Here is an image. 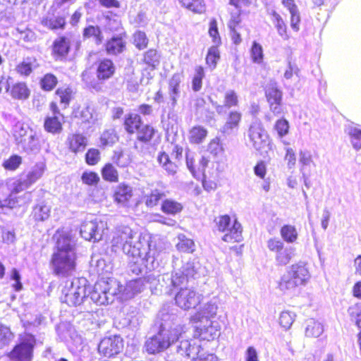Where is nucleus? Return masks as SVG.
<instances>
[{
  "mask_svg": "<svg viewBox=\"0 0 361 361\" xmlns=\"http://www.w3.org/2000/svg\"><path fill=\"white\" fill-rule=\"evenodd\" d=\"M111 244L113 252L123 251L131 257L129 268L136 275L158 268L166 256V242L161 238L148 240L128 226L116 227Z\"/></svg>",
  "mask_w": 361,
  "mask_h": 361,
  "instance_id": "obj_1",
  "label": "nucleus"
},
{
  "mask_svg": "<svg viewBox=\"0 0 361 361\" xmlns=\"http://www.w3.org/2000/svg\"><path fill=\"white\" fill-rule=\"evenodd\" d=\"M161 320L157 334L145 342V348L148 353L162 352L174 343L179 342L178 353L190 358L191 361H217L215 355L204 352L199 341L186 338L188 327L180 324L174 315L166 314Z\"/></svg>",
  "mask_w": 361,
  "mask_h": 361,
  "instance_id": "obj_2",
  "label": "nucleus"
},
{
  "mask_svg": "<svg viewBox=\"0 0 361 361\" xmlns=\"http://www.w3.org/2000/svg\"><path fill=\"white\" fill-rule=\"evenodd\" d=\"M75 245L68 236L58 238L56 250L54 252L51 264L55 275L67 277L73 274L76 267Z\"/></svg>",
  "mask_w": 361,
  "mask_h": 361,
  "instance_id": "obj_3",
  "label": "nucleus"
},
{
  "mask_svg": "<svg viewBox=\"0 0 361 361\" xmlns=\"http://www.w3.org/2000/svg\"><path fill=\"white\" fill-rule=\"evenodd\" d=\"M310 279L311 274L307 263L300 261L287 269L281 278L279 288L284 293H292L298 287L306 286Z\"/></svg>",
  "mask_w": 361,
  "mask_h": 361,
  "instance_id": "obj_4",
  "label": "nucleus"
},
{
  "mask_svg": "<svg viewBox=\"0 0 361 361\" xmlns=\"http://www.w3.org/2000/svg\"><path fill=\"white\" fill-rule=\"evenodd\" d=\"M91 288L85 278L66 281L61 289V300L69 306L81 305L88 296Z\"/></svg>",
  "mask_w": 361,
  "mask_h": 361,
  "instance_id": "obj_5",
  "label": "nucleus"
},
{
  "mask_svg": "<svg viewBox=\"0 0 361 361\" xmlns=\"http://www.w3.org/2000/svg\"><path fill=\"white\" fill-rule=\"evenodd\" d=\"M204 274V268L195 259L185 262L182 267L176 270L171 274H165L162 276V281L167 287L178 288L184 286L190 278H196Z\"/></svg>",
  "mask_w": 361,
  "mask_h": 361,
  "instance_id": "obj_6",
  "label": "nucleus"
},
{
  "mask_svg": "<svg viewBox=\"0 0 361 361\" xmlns=\"http://www.w3.org/2000/svg\"><path fill=\"white\" fill-rule=\"evenodd\" d=\"M120 283L114 278H107L98 281L88 295L90 299L98 305H108L114 301L115 298L121 293Z\"/></svg>",
  "mask_w": 361,
  "mask_h": 361,
  "instance_id": "obj_7",
  "label": "nucleus"
},
{
  "mask_svg": "<svg viewBox=\"0 0 361 361\" xmlns=\"http://www.w3.org/2000/svg\"><path fill=\"white\" fill-rule=\"evenodd\" d=\"M250 145L262 155L273 150V144L259 121H253L247 131Z\"/></svg>",
  "mask_w": 361,
  "mask_h": 361,
  "instance_id": "obj_8",
  "label": "nucleus"
},
{
  "mask_svg": "<svg viewBox=\"0 0 361 361\" xmlns=\"http://www.w3.org/2000/svg\"><path fill=\"white\" fill-rule=\"evenodd\" d=\"M217 229L225 233L222 240L227 243L240 242L242 240L241 224L234 220L231 224V217L228 215H222L216 219Z\"/></svg>",
  "mask_w": 361,
  "mask_h": 361,
  "instance_id": "obj_9",
  "label": "nucleus"
},
{
  "mask_svg": "<svg viewBox=\"0 0 361 361\" xmlns=\"http://www.w3.org/2000/svg\"><path fill=\"white\" fill-rule=\"evenodd\" d=\"M36 340L34 336L25 334L20 338L19 343L8 353L11 361H32Z\"/></svg>",
  "mask_w": 361,
  "mask_h": 361,
  "instance_id": "obj_10",
  "label": "nucleus"
},
{
  "mask_svg": "<svg viewBox=\"0 0 361 361\" xmlns=\"http://www.w3.org/2000/svg\"><path fill=\"white\" fill-rule=\"evenodd\" d=\"M46 169L45 163L40 161L35 164L26 174L13 181V190L18 193L36 183L44 174Z\"/></svg>",
  "mask_w": 361,
  "mask_h": 361,
  "instance_id": "obj_11",
  "label": "nucleus"
},
{
  "mask_svg": "<svg viewBox=\"0 0 361 361\" xmlns=\"http://www.w3.org/2000/svg\"><path fill=\"white\" fill-rule=\"evenodd\" d=\"M106 223L99 218L87 219L80 226V235L86 240L99 241L102 239Z\"/></svg>",
  "mask_w": 361,
  "mask_h": 361,
  "instance_id": "obj_12",
  "label": "nucleus"
},
{
  "mask_svg": "<svg viewBox=\"0 0 361 361\" xmlns=\"http://www.w3.org/2000/svg\"><path fill=\"white\" fill-rule=\"evenodd\" d=\"M179 286V290L175 296L176 304L183 310L195 307L201 301V295L189 288Z\"/></svg>",
  "mask_w": 361,
  "mask_h": 361,
  "instance_id": "obj_13",
  "label": "nucleus"
},
{
  "mask_svg": "<svg viewBox=\"0 0 361 361\" xmlns=\"http://www.w3.org/2000/svg\"><path fill=\"white\" fill-rule=\"evenodd\" d=\"M193 324L195 338L210 341L214 339L219 335L220 326L217 322H212L210 319H204L202 322Z\"/></svg>",
  "mask_w": 361,
  "mask_h": 361,
  "instance_id": "obj_14",
  "label": "nucleus"
},
{
  "mask_svg": "<svg viewBox=\"0 0 361 361\" xmlns=\"http://www.w3.org/2000/svg\"><path fill=\"white\" fill-rule=\"evenodd\" d=\"M123 347V341L121 336H114L104 338L98 345L99 353L106 357H111L118 355Z\"/></svg>",
  "mask_w": 361,
  "mask_h": 361,
  "instance_id": "obj_15",
  "label": "nucleus"
},
{
  "mask_svg": "<svg viewBox=\"0 0 361 361\" xmlns=\"http://www.w3.org/2000/svg\"><path fill=\"white\" fill-rule=\"evenodd\" d=\"M218 309L217 301L213 299L204 305L200 310L190 317L192 324L204 322V319H210L216 315Z\"/></svg>",
  "mask_w": 361,
  "mask_h": 361,
  "instance_id": "obj_16",
  "label": "nucleus"
},
{
  "mask_svg": "<svg viewBox=\"0 0 361 361\" xmlns=\"http://www.w3.org/2000/svg\"><path fill=\"white\" fill-rule=\"evenodd\" d=\"M133 195V188L125 183H121L114 189V200L117 204L128 207Z\"/></svg>",
  "mask_w": 361,
  "mask_h": 361,
  "instance_id": "obj_17",
  "label": "nucleus"
},
{
  "mask_svg": "<svg viewBox=\"0 0 361 361\" xmlns=\"http://www.w3.org/2000/svg\"><path fill=\"white\" fill-rule=\"evenodd\" d=\"M266 97L270 106V110L275 115L281 114L282 92L276 87L270 86L266 90Z\"/></svg>",
  "mask_w": 361,
  "mask_h": 361,
  "instance_id": "obj_18",
  "label": "nucleus"
},
{
  "mask_svg": "<svg viewBox=\"0 0 361 361\" xmlns=\"http://www.w3.org/2000/svg\"><path fill=\"white\" fill-rule=\"evenodd\" d=\"M121 287L122 286H121ZM144 288V280L142 279L129 281L123 289L121 288V298L123 300L132 298L136 294L142 292ZM118 294H120V293Z\"/></svg>",
  "mask_w": 361,
  "mask_h": 361,
  "instance_id": "obj_19",
  "label": "nucleus"
},
{
  "mask_svg": "<svg viewBox=\"0 0 361 361\" xmlns=\"http://www.w3.org/2000/svg\"><path fill=\"white\" fill-rule=\"evenodd\" d=\"M298 161L300 173H312V169L316 167L313 154L307 149L300 151Z\"/></svg>",
  "mask_w": 361,
  "mask_h": 361,
  "instance_id": "obj_20",
  "label": "nucleus"
},
{
  "mask_svg": "<svg viewBox=\"0 0 361 361\" xmlns=\"http://www.w3.org/2000/svg\"><path fill=\"white\" fill-rule=\"evenodd\" d=\"M116 71V67L110 59H103L98 62L97 77L99 80H106L111 78Z\"/></svg>",
  "mask_w": 361,
  "mask_h": 361,
  "instance_id": "obj_21",
  "label": "nucleus"
},
{
  "mask_svg": "<svg viewBox=\"0 0 361 361\" xmlns=\"http://www.w3.org/2000/svg\"><path fill=\"white\" fill-rule=\"evenodd\" d=\"M66 142L69 149L76 154L85 150L87 140L85 136L80 133H74L68 136Z\"/></svg>",
  "mask_w": 361,
  "mask_h": 361,
  "instance_id": "obj_22",
  "label": "nucleus"
},
{
  "mask_svg": "<svg viewBox=\"0 0 361 361\" xmlns=\"http://www.w3.org/2000/svg\"><path fill=\"white\" fill-rule=\"evenodd\" d=\"M183 75L180 73L173 75L169 82V94L172 101V105L175 106L180 93V83Z\"/></svg>",
  "mask_w": 361,
  "mask_h": 361,
  "instance_id": "obj_23",
  "label": "nucleus"
},
{
  "mask_svg": "<svg viewBox=\"0 0 361 361\" xmlns=\"http://www.w3.org/2000/svg\"><path fill=\"white\" fill-rule=\"evenodd\" d=\"M242 115L237 111H232L229 113L226 122L221 128V132L224 135H229L234 130H238L239 123L241 121Z\"/></svg>",
  "mask_w": 361,
  "mask_h": 361,
  "instance_id": "obj_24",
  "label": "nucleus"
},
{
  "mask_svg": "<svg viewBox=\"0 0 361 361\" xmlns=\"http://www.w3.org/2000/svg\"><path fill=\"white\" fill-rule=\"evenodd\" d=\"M51 206L47 202L42 201L32 209V215L36 221H44L51 214Z\"/></svg>",
  "mask_w": 361,
  "mask_h": 361,
  "instance_id": "obj_25",
  "label": "nucleus"
},
{
  "mask_svg": "<svg viewBox=\"0 0 361 361\" xmlns=\"http://www.w3.org/2000/svg\"><path fill=\"white\" fill-rule=\"evenodd\" d=\"M142 125L140 116L134 113H130L125 116L123 126L129 134L136 133Z\"/></svg>",
  "mask_w": 361,
  "mask_h": 361,
  "instance_id": "obj_26",
  "label": "nucleus"
},
{
  "mask_svg": "<svg viewBox=\"0 0 361 361\" xmlns=\"http://www.w3.org/2000/svg\"><path fill=\"white\" fill-rule=\"evenodd\" d=\"M126 48V42L121 36L112 37L106 44V52L110 55H116L123 52Z\"/></svg>",
  "mask_w": 361,
  "mask_h": 361,
  "instance_id": "obj_27",
  "label": "nucleus"
},
{
  "mask_svg": "<svg viewBox=\"0 0 361 361\" xmlns=\"http://www.w3.org/2000/svg\"><path fill=\"white\" fill-rule=\"evenodd\" d=\"M18 145L27 153H36L39 150V140L35 132L30 133L27 137L23 140Z\"/></svg>",
  "mask_w": 361,
  "mask_h": 361,
  "instance_id": "obj_28",
  "label": "nucleus"
},
{
  "mask_svg": "<svg viewBox=\"0 0 361 361\" xmlns=\"http://www.w3.org/2000/svg\"><path fill=\"white\" fill-rule=\"evenodd\" d=\"M157 161L168 175L173 176L176 173L178 166L169 159L166 152L159 153Z\"/></svg>",
  "mask_w": 361,
  "mask_h": 361,
  "instance_id": "obj_29",
  "label": "nucleus"
},
{
  "mask_svg": "<svg viewBox=\"0 0 361 361\" xmlns=\"http://www.w3.org/2000/svg\"><path fill=\"white\" fill-rule=\"evenodd\" d=\"M70 48V41L66 37L57 38L53 44V53L57 56H65Z\"/></svg>",
  "mask_w": 361,
  "mask_h": 361,
  "instance_id": "obj_30",
  "label": "nucleus"
},
{
  "mask_svg": "<svg viewBox=\"0 0 361 361\" xmlns=\"http://www.w3.org/2000/svg\"><path fill=\"white\" fill-rule=\"evenodd\" d=\"M295 248L292 246H286L280 253L275 255V261L279 266H286L295 255Z\"/></svg>",
  "mask_w": 361,
  "mask_h": 361,
  "instance_id": "obj_31",
  "label": "nucleus"
},
{
  "mask_svg": "<svg viewBox=\"0 0 361 361\" xmlns=\"http://www.w3.org/2000/svg\"><path fill=\"white\" fill-rule=\"evenodd\" d=\"M345 133L350 138V142L355 150L361 149V129L354 125H348L345 127Z\"/></svg>",
  "mask_w": 361,
  "mask_h": 361,
  "instance_id": "obj_32",
  "label": "nucleus"
},
{
  "mask_svg": "<svg viewBox=\"0 0 361 361\" xmlns=\"http://www.w3.org/2000/svg\"><path fill=\"white\" fill-rule=\"evenodd\" d=\"M207 136V130L201 126H196L190 130L188 139L191 143L200 144L205 140Z\"/></svg>",
  "mask_w": 361,
  "mask_h": 361,
  "instance_id": "obj_33",
  "label": "nucleus"
},
{
  "mask_svg": "<svg viewBox=\"0 0 361 361\" xmlns=\"http://www.w3.org/2000/svg\"><path fill=\"white\" fill-rule=\"evenodd\" d=\"M271 21L276 27L278 34L283 39H288L289 36L287 33V26L281 16L275 11H272Z\"/></svg>",
  "mask_w": 361,
  "mask_h": 361,
  "instance_id": "obj_34",
  "label": "nucleus"
},
{
  "mask_svg": "<svg viewBox=\"0 0 361 361\" xmlns=\"http://www.w3.org/2000/svg\"><path fill=\"white\" fill-rule=\"evenodd\" d=\"M35 63V59L27 57L16 66V71L22 76H28L32 72V70L36 67Z\"/></svg>",
  "mask_w": 361,
  "mask_h": 361,
  "instance_id": "obj_35",
  "label": "nucleus"
},
{
  "mask_svg": "<svg viewBox=\"0 0 361 361\" xmlns=\"http://www.w3.org/2000/svg\"><path fill=\"white\" fill-rule=\"evenodd\" d=\"M183 205L171 199H166L163 201L161 210L167 214L175 215L183 210Z\"/></svg>",
  "mask_w": 361,
  "mask_h": 361,
  "instance_id": "obj_36",
  "label": "nucleus"
},
{
  "mask_svg": "<svg viewBox=\"0 0 361 361\" xmlns=\"http://www.w3.org/2000/svg\"><path fill=\"white\" fill-rule=\"evenodd\" d=\"M11 95L15 99H26L30 95V90L25 82H17L11 87Z\"/></svg>",
  "mask_w": 361,
  "mask_h": 361,
  "instance_id": "obj_37",
  "label": "nucleus"
},
{
  "mask_svg": "<svg viewBox=\"0 0 361 361\" xmlns=\"http://www.w3.org/2000/svg\"><path fill=\"white\" fill-rule=\"evenodd\" d=\"M42 24L49 30L62 29L66 21L61 16H47L42 20Z\"/></svg>",
  "mask_w": 361,
  "mask_h": 361,
  "instance_id": "obj_38",
  "label": "nucleus"
},
{
  "mask_svg": "<svg viewBox=\"0 0 361 361\" xmlns=\"http://www.w3.org/2000/svg\"><path fill=\"white\" fill-rule=\"evenodd\" d=\"M280 234L282 239L288 243H295L298 236L296 228L290 224L284 225L281 228Z\"/></svg>",
  "mask_w": 361,
  "mask_h": 361,
  "instance_id": "obj_39",
  "label": "nucleus"
},
{
  "mask_svg": "<svg viewBox=\"0 0 361 361\" xmlns=\"http://www.w3.org/2000/svg\"><path fill=\"white\" fill-rule=\"evenodd\" d=\"M324 331L322 324L313 319L307 320L305 329V335L308 337L317 338L322 335Z\"/></svg>",
  "mask_w": 361,
  "mask_h": 361,
  "instance_id": "obj_40",
  "label": "nucleus"
},
{
  "mask_svg": "<svg viewBox=\"0 0 361 361\" xmlns=\"http://www.w3.org/2000/svg\"><path fill=\"white\" fill-rule=\"evenodd\" d=\"M178 240L176 248L178 251L189 253L195 251V245L192 239L187 238L183 234H180L178 235Z\"/></svg>",
  "mask_w": 361,
  "mask_h": 361,
  "instance_id": "obj_41",
  "label": "nucleus"
},
{
  "mask_svg": "<svg viewBox=\"0 0 361 361\" xmlns=\"http://www.w3.org/2000/svg\"><path fill=\"white\" fill-rule=\"evenodd\" d=\"M44 126L47 132L53 134L60 133L62 130V124L59 120V116L56 115L47 117L45 119Z\"/></svg>",
  "mask_w": 361,
  "mask_h": 361,
  "instance_id": "obj_42",
  "label": "nucleus"
},
{
  "mask_svg": "<svg viewBox=\"0 0 361 361\" xmlns=\"http://www.w3.org/2000/svg\"><path fill=\"white\" fill-rule=\"evenodd\" d=\"M102 176L106 181L116 183L118 181V172L112 164L107 163L101 171Z\"/></svg>",
  "mask_w": 361,
  "mask_h": 361,
  "instance_id": "obj_43",
  "label": "nucleus"
},
{
  "mask_svg": "<svg viewBox=\"0 0 361 361\" xmlns=\"http://www.w3.org/2000/svg\"><path fill=\"white\" fill-rule=\"evenodd\" d=\"M30 133H34V131L27 125L20 123H16L13 128V136L17 144L27 137Z\"/></svg>",
  "mask_w": 361,
  "mask_h": 361,
  "instance_id": "obj_44",
  "label": "nucleus"
},
{
  "mask_svg": "<svg viewBox=\"0 0 361 361\" xmlns=\"http://www.w3.org/2000/svg\"><path fill=\"white\" fill-rule=\"evenodd\" d=\"M182 6L188 10L197 13H202L205 11V4L204 0H178Z\"/></svg>",
  "mask_w": 361,
  "mask_h": 361,
  "instance_id": "obj_45",
  "label": "nucleus"
},
{
  "mask_svg": "<svg viewBox=\"0 0 361 361\" xmlns=\"http://www.w3.org/2000/svg\"><path fill=\"white\" fill-rule=\"evenodd\" d=\"M154 132L155 130L153 127L142 124L140 129L136 132L137 134V138L141 142H147L152 140Z\"/></svg>",
  "mask_w": 361,
  "mask_h": 361,
  "instance_id": "obj_46",
  "label": "nucleus"
},
{
  "mask_svg": "<svg viewBox=\"0 0 361 361\" xmlns=\"http://www.w3.org/2000/svg\"><path fill=\"white\" fill-rule=\"evenodd\" d=\"M295 314L290 311H283L280 314L279 324L285 329H289L295 319Z\"/></svg>",
  "mask_w": 361,
  "mask_h": 361,
  "instance_id": "obj_47",
  "label": "nucleus"
},
{
  "mask_svg": "<svg viewBox=\"0 0 361 361\" xmlns=\"http://www.w3.org/2000/svg\"><path fill=\"white\" fill-rule=\"evenodd\" d=\"M111 159L114 164L121 168L128 166L130 163L129 155L125 154L121 150H115Z\"/></svg>",
  "mask_w": 361,
  "mask_h": 361,
  "instance_id": "obj_48",
  "label": "nucleus"
},
{
  "mask_svg": "<svg viewBox=\"0 0 361 361\" xmlns=\"http://www.w3.org/2000/svg\"><path fill=\"white\" fill-rule=\"evenodd\" d=\"M204 77V69L202 66H197L195 69V74L192 80V89L195 92H198L202 86V79Z\"/></svg>",
  "mask_w": 361,
  "mask_h": 361,
  "instance_id": "obj_49",
  "label": "nucleus"
},
{
  "mask_svg": "<svg viewBox=\"0 0 361 361\" xmlns=\"http://www.w3.org/2000/svg\"><path fill=\"white\" fill-rule=\"evenodd\" d=\"M208 151L214 157H221L224 153V147L219 137H215L210 141L208 145Z\"/></svg>",
  "mask_w": 361,
  "mask_h": 361,
  "instance_id": "obj_50",
  "label": "nucleus"
},
{
  "mask_svg": "<svg viewBox=\"0 0 361 361\" xmlns=\"http://www.w3.org/2000/svg\"><path fill=\"white\" fill-rule=\"evenodd\" d=\"M72 90L69 87H60L56 92V98L59 99L61 104L63 105V108H66L71 100Z\"/></svg>",
  "mask_w": 361,
  "mask_h": 361,
  "instance_id": "obj_51",
  "label": "nucleus"
},
{
  "mask_svg": "<svg viewBox=\"0 0 361 361\" xmlns=\"http://www.w3.org/2000/svg\"><path fill=\"white\" fill-rule=\"evenodd\" d=\"M219 57V51L216 46L210 47L206 57V63L212 70L216 68Z\"/></svg>",
  "mask_w": 361,
  "mask_h": 361,
  "instance_id": "obj_52",
  "label": "nucleus"
},
{
  "mask_svg": "<svg viewBox=\"0 0 361 361\" xmlns=\"http://www.w3.org/2000/svg\"><path fill=\"white\" fill-rule=\"evenodd\" d=\"M164 196V193L157 189L152 190L151 193L146 196L145 204L147 207L156 206L159 201Z\"/></svg>",
  "mask_w": 361,
  "mask_h": 361,
  "instance_id": "obj_53",
  "label": "nucleus"
},
{
  "mask_svg": "<svg viewBox=\"0 0 361 361\" xmlns=\"http://www.w3.org/2000/svg\"><path fill=\"white\" fill-rule=\"evenodd\" d=\"M267 246L271 252L275 253V255H277V253H280L284 248H286L283 242L278 238H271L269 239L267 243Z\"/></svg>",
  "mask_w": 361,
  "mask_h": 361,
  "instance_id": "obj_54",
  "label": "nucleus"
},
{
  "mask_svg": "<svg viewBox=\"0 0 361 361\" xmlns=\"http://www.w3.org/2000/svg\"><path fill=\"white\" fill-rule=\"evenodd\" d=\"M224 103L228 109L238 106V97L236 92L233 90H227L224 94Z\"/></svg>",
  "mask_w": 361,
  "mask_h": 361,
  "instance_id": "obj_55",
  "label": "nucleus"
},
{
  "mask_svg": "<svg viewBox=\"0 0 361 361\" xmlns=\"http://www.w3.org/2000/svg\"><path fill=\"white\" fill-rule=\"evenodd\" d=\"M251 57L253 62L261 63L263 60L262 47L256 42H254L251 48Z\"/></svg>",
  "mask_w": 361,
  "mask_h": 361,
  "instance_id": "obj_56",
  "label": "nucleus"
},
{
  "mask_svg": "<svg viewBox=\"0 0 361 361\" xmlns=\"http://www.w3.org/2000/svg\"><path fill=\"white\" fill-rule=\"evenodd\" d=\"M274 129L276 130L279 137H283L288 133L289 123L285 118L279 119L275 123Z\"/></svg>",
  "mask_w": 361,
  "mask_h": 361,
  "instance_id": "obj_57",
  "label": "nucleus"
},
{
  "mask_svg": "<svg viewBox=\"0 0 361 361\" xmlns=\"http://www.w3.org/2000/svg\"><path fill=\"white\" fill-rule=\"evenodd\" d=\"M100 140L103 146H108L114 144L118 137L113 130H108L102 133Z\"/></svg>",
  "mask_w": 361,
  "mask_h": 361,
  "instance_id": "obj_58",
  "label": "nucleus"
},
{
  "mask_svg": "<svg viewBox=\"0 0 361 361\" xmlns=\"http://www.w3.org/2000/svg\"><path fill=\"white\" fill-rule=\"evenodd\" d=\"M159 56L156 50L149 49L144 56V61L153 68L159 64Z\"/></svg>",
  "mask_w": 361,
  "mask_h": 361,
  "instance_id": "obj_59",
  "label": "nucleus"
},
{
  "mask_svg": "<svg viewBox=\"0 0 361 361\" xmlns=\"http://www.w3.org/2000/svg\"><path fill=\"white\" fill-rule=\"evenodd\" d=\"M16 36L24 42H30L35 39V34L30 29L21 30L20 28L16 29Z\"/></svg>",
  "mask_w": 361,
  "mask_h": 361,
  "instance_id": "obj_60",
  "label": "nucleus"
},
{
  "mask_svg": "<svg viewBox=\"0 0 361 361\" xmlns=\"http://www.w3.org/2000/svg\"><path fill=\"white\" fill-rule=\"evenodd\" d=\"M133 42L137 48L139 49H145L147 44L148 39L145 32L137 31L133 36Z\"/></svg>",
  "mask_w": 361,
  "mask_h": 361,
  "instance_id": "obj_61",
  "label": "nucleus"
},
{
  "mask_svg": "<svg viewBox=\"0 0 361 361\" xmlns=\"http://www.w3.org/2000/svg\"><path fill=\"white\" fill-rule=\"evenodd\" d=\"M57 78L52 74H47L41 80V85L43 90L50 91L56 86Z\"/></svg>",
  "mask_w": 361,
  "mask_h": 361,
  "instance_id": "obj_62",
  "label": "nucleus"
},
{
  "mask_svg": "<svg viewBox=\"0 0 361 361\" xmlns=\"http://www.w3.org/2000/svg\"><path fill=\"white\" fill-rule=\"evenodd\" d=\"M16 204L17 202L14 198L11 197V193H4L3 195H0V209H13Z\"/></svg>",
  "mask_w": 361,
  "mask_h": 361,
  "instance_id": "obj_63",
  "label": "nucleus"
},
{
  "mask_svg": "<svg viewBox=\"0 0 361 361\" xmlns=\"http://www.w3.org/2000/svg\"><path fill=\"white\" fill-rule=\"evenodd\" d=\"M81 179L85 184L88 185H94L98 183L99 181V175L93 171H85Z\"/></svg>",
  "mask_w": 361,
  "mask_h": 361,
  "instance_id": "obj_64",
  "label": "nucleus"
}]
</instances>
